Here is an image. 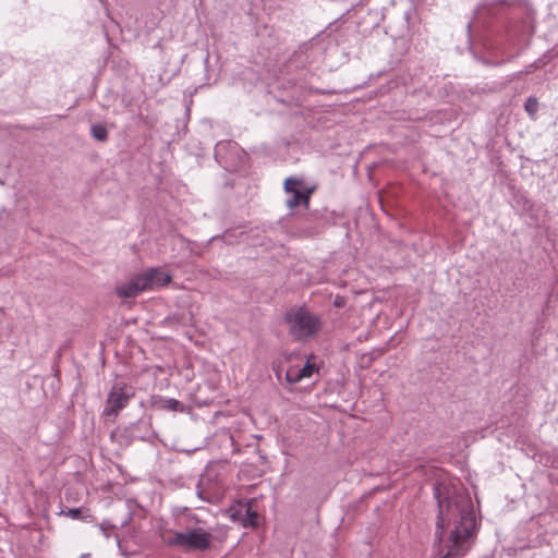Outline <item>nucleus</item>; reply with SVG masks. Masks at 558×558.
I'll return each mask as SVG.
<instances>
[{"label": "nucleus", "instance_id": "obj_1", "mask_svg": "<svg viewBox=\"0 0 558 558\" xmlns=\"http://www.w3.org/2000/svg\"><path fill=\"white\" fill-rule=\"evenodd\" d=\"M438 505L436 539L444 545L439 558L463 557L473 546L476 517L469 496L454 487L438 484L434 488Z\"/></svg>", "mask_w": 558, "mask_h": 558}, {"label": "nucleus", "instance_id": "obj_2", "mask_svg": "<svg viewBox=\"0 0 558 558\" xmlns=\"http://www.w3.org/2000/svg\"><path fill=\"white\" fill-rule=\"evenodd\" d=\"M201 521L195 514L187 513L185 527L186 531L171 532V535L165 539L167 545L180 547L183 550L208 549L211 545L213 535L203 527L194 526Z\"/></svg>", "mask_w": 558, "mask_h": 558}, {"label": "nucleus", "instance_id": "obj_3", "mask_svg": "<svg viewBox=\"0 0 558 558\" xmlns=\"http://www.w3.org/2000/svg\"><path fill=\"white\" fill-rule=\"evenodd\" d=\"M284 318L290 335L296 340L307 339L320 328L318 316L303 308L290 310Z\"/></svg>", "mask_w": 558, "mask_h": 558}, {"label": "nucleus", "instance_id": "obj_4", "mask_svg": "<svg viewBox=\"0 0 558 558\" xmlns=\"http://www.w3.org/2000/svg\"><path fill=\"white\" fill-rule=\"evenodd\" d=\"M219 469V465H208L202 474L196 487V494L199 499L206 502H214L221 496L222 482Z\"/></svg>", "mask_w": 558, "mask_h": 558}, {"label": "nucleus", "instance_id": "obj_5", "mask_svg": "<svg viewBox=\"0 0 558 558\" xmlns=\"http://www.w3.org/2000/svg\"><path fill=\"white\" fill-rule=\"evenodd\" d=\"M134 395L135 392L132 386L123 381L114 383L107 396L104 415L116 417L119 412L128 405Z\"/></svg>", "mask_w": 558, "mask_h": 558}, {"label": "nucleus", "instance_id": "obj_6", "mask_svg": "<svg viewBox=\"0 0 558 558\" xmlns=\"http://www.w3.org/2000/svg\"><path fill=\"white\" fill-rule=\"evenodd\" d=\"M303 181L295 177H290L284 180V191L290 196L286 201L288 208L292 209L296 206L304 205L305 207L310 204V197L314 189H301Z\"/></svg>", "mask_w": 558, "mask_h": 558}, {"label": "nucleus", "instance_id": "obj_7", "mask_svg": "<svg viewBox=\"0 0 558 558\" xmlns=\"http://www.w3.org/2000/svg\"><path fill=\"white\" fill-rule=\"evenodd\" d=\"M147 279H144L142 274L131 278L128 282L117 286L116 291L119 298L128 299L138 295L141 292L147 290Z\"/></svg>", "mask_w": 558, "mask_h": 558}, {"label": "nucleus", "instance_id": "obj_8", "mask_svg": "<svg viewBox=\"0 0 558 558\" xmlns=\"http://www.w3.org/2000/svg\"><path fill=\"white\" fill-rule=\"evenodd\" d=\"M144 279H147V290H154L168 284L171 281V276L160 268H149L142 274Z\"/></svg>", "mask_w": 558, "mask_h": 558}, {"label": "nucleus", "instance_id": "obj_9", "mask_svg": "<svg viewBox=\"0 0 558 558\" xmlns=\"http://www.w3.org/2000/svg\"><path fill=\"white\" fill-rule=\"evenodd\" d=\"M315 372H317V367L315 363H312L310 360L300 368L296 366H291L288 368L286 373V379L290 384H296L305 378H310Z\"/></svg>", "mask_w": 558, "mask_h": 558}, {"label": "nucleus", "instance_id": "obj_10", "mask_svg": "<svg viewBox=\"0 0 558 558\" xmlns=\"http://www.w3.org/2000/svg\"><path fill=\"white\" fill-rule=\"evenodd\" d=\"M90 134L95 140L99 142H105L108 138V131L104 124L92 125Z\"/></svg>", "mask_w": 558, "mask_h": 558}, {"label": "nucleus", "instance_id": "obj_11", "mask_svg": "<svg viewBox=\"0 0 558 558\" xmlns=\"http://www.w3.org/2000/svg\"><path fill=\"white\" fill-rule=\"evenodd\" d=\"M524 108H525V111L529 113V116H531L532 118H534L535 113L537 112L538 110V102H537V99L534 98V97H530L526 99L525 104H524Z\"/></svg>", "mask_w": 558, "mask_h": 558}, {"label": "nucleus", "instance_id": "obj_12", "mask_svg": "<svg viewBox=\"0 0 558 558\" xmlns=\"http://www.w3.org/2000/svg\"><path fill=\"white\" fill-rule=\"evenodd\" d=\"M228 147H235V144L231 143V142H219L216 147H215V157L216 159H219L222 157L223 155V151L228 148Z\"/></svg>", "mask_w": 558, "mask_h": 558}, {"label": "nucleus", "instance_id": "obj_13", "mask_svg": "<svg viewBox=\"0 0 558 558\" xmlns=\"http://www.w3.org/2000/svg\"><path fill=\"white\" fill-rule=\"evenodd\" d=\"M163 408L170 411H182L183 404L177 399H167L165 400Z\"/></svg>", "mask_w": 558, "mask_h": 558}, {"label": "nucleus", "instance_id": "obj_14", "mask_svg": "<svg viewBox=\"0 0 558 558\" xmlns=\"http://www.w3.org/2000/svg\"><path fill=\"white\" fill-rule=\"evenodd\" d=\"M63 513L74 520L82 518V509L80 508L68 509L66 511H63Z\"/></svg>", "mask_w": 558, "mask_h": 558}, {"label": "nucleus", "instance_id": "obj_15", "mask_svg": "<svg viewBox=\"0 0 558 558\" xmlns=\"http://www.w3.org/2000/svg\"><path fill=\"white\" fill-rule=\"evenodd\" d=\"M247 515L250 518V522L252 525L256 524L257 514L256 512L251 511V508L247 509Z\"/></svg>", "mask_w": 558, "mask_h": 558}, {"label": "nucleus", "instance_id": "obj_16", "mask_svg": "<svg viewBox=\"0 0 558 558\" xmlns=\"http://www.w3.org/2000/svg\"><path fill=\"white\" fill-rule=\"evenodd\" d=\"M544 64H545V62H544L542 59H539V60H537L535 63H533V64L531 65V68L538 69V68L543 66Z\"/></svg>", "mask_w": 558, "mask_h": 558}, {"label": "nucleus", "instance_id": "obj_17", "mask_svg": "<svg viewBox=\"0 0 558 558\" xmlns=\"http://www.w3.org/2000/svg\"><path fill=\"white\" fill-rule=\"evenodd\" d=\"M80 558H87V555H83V556H81Z\"/></svg>", "mask_w": 558, "mask_h": 558}]
</instances>
